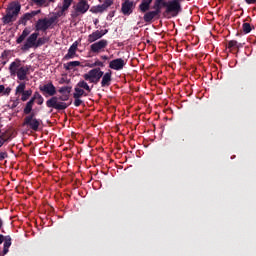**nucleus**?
<instances>
[{"label": "nucleus", "instance_id": "c03bdc74", "mask_svg": "<svg viewBox=\"0 0 256 256\" xmlns=\"http://www.w3.org/2000/svg\"><path fill=\"white\" fill-rule=\"evenodd\" d=\"M7 141L4 140L3 138H0V147H3Z\"/></svg>", "mask_w": 256, "mask_h": 256}, {"label": "nucleus", "instance_id": "49530a36", "mask_svg": "<svg viewBox=\"0 0 256 256\" xmlns=\"http://www.w3.org/2000/svg\"><path fill=\"white\" fill-rule=\"evenodd\" d=\"M7 55H9V52H8V51H4V52L2 53V57H7Z\"/></svg>", "mask_w": 256, "mask_h": 256}, {"label": "nucleus", "instance_id": "c85d7f7f", "mask_svg": "<svg viewBox=\"0 0 256 256\" xmlns=\"http://www.w3.org/2000/svg\"><path fill=\"white\" fill-rule=\"evenodd\" d=\"M33 95V90L28 89L25 90L21 96V101H28L29 97H31Z\"/></svg>", "mask_w": 256, "mask_h": 256}, {"label": "nucleus", "instance_id": "3c124183", "mask_svg": "<svg viewBox=\"0 0 256 256\" xmlns=\"http://www.w3.org/2000/svg\"><path fill=\"white\" fill-rule=\"evenodd\" d=\"M176 3H181L183 0H174Z\"/></svg>", "mask_w": 256, "mask_h": 256}, {"label": "nucleus", "instance_id": "b1692460", "mask_svg": "<svg viewBox=\"0 0 256 256\" xmlns=\"http://www.w3.org/2000/svg\"><path fill=\"white\" fill-rule=\"evenodd\" d=\"M163 3H166L165 0H155L154 3V11L158 14L161 15V9H163Z\"/></svg>", "mask_w": 256, "mask_h": 256}, {"label": "nucleus", "instance_id": "ddd939ff", "mask_svg": "<svg viewBox=\"0 0 256 256\" xmlns=\"http://www.w3.org/2000/svg\"><path fill=\"white\" fill-rule=\"evenodd\" d=\"M135 9V2L133 0H125L122 3L121 11L123 15H131Z\"/></svg>", "mask_w": 256, "mask_h": 256}, {"label": "nucleus", "instance_id": "4be33fe9", "mask_svg": "<svg viewBox=\"0 0 256 256\" xmlns=\"http://www.w3.org/2000/svg\"><path fill=\"white\" fill-rule=\"evenodd\" d=\"M31 31L29 30V28H25L23 31H22V34L16 39V43L18 45H21V43L24 42L25 39H27V37H29Z\"/></svg>", "mask_w": 256, "mask_h": 256}, {"label": "nucleus", "instance_id": "4468645a", "mask_svg": "<svg viewBox=\"0 0 256 256\" xmlns=\"http://www.w3.org/2000/svg\"><path fill=\"white\" fill-rule=\"evenodd\" d=\"M111 5H113V1L111 0H105L103 4L101 5H97V6H93L90 11L91 13H104V11H107L108 7H111Z\"/></svg>", "mask_w": 256, "mask_h": 256}, {"label": "nucleus", "instance_id": "58836bf2", "mask_svg": "<svg viewBox=\"0 0 256 256\" xmlns=\"http://www.w3.org/2000/svg\"><path fill=\"white\" fill-rule=\"evenodd\" d=\"M41 97V94L39 92H35L33 97L30 99V101H32V103H35V101H37V99H39Z\"/></svg>", "mask_w": 256, "mask_h": 256}, {"label": "nucleus", "instance_id": "2f4dec72", "mask_svg": "<svg viewBox=\"0 0 256 256\" xmlns=\"http://www.w3.org/2000/svg\"><path fill=\"white\" fill-rule=\"evenodd\" d=\"M239 49V47H241V44H239V42H237V40H231L228 42V49Z\"/></svg>", "mask_w": 256, "mask_h": 256}, {"label": "nucleus", "instance_id": "cd10ccee", "mask_svg": "<svg viewBox=\"0 0 256 256\" xmlns=\"http://www.w3.org/2000/svg\"><path fill=\"white\" fill-rule=\"evenodd\" d=\"M25 89H26V84H25V82H21V83L16 87L15 95H22L23 92L25 91Z\"/></svg>", "mask_w": 256, "mask_h": 256}, {"label": "nucleus", "instance_id": "09e8293b", "mask_svg": "<svg viewBox=\"0 0 256 256\" xmlns=\"http://www.w3.org/2000/svg\"><path fill=\"white\" fill-rule=\"evenodd\" d=\"M3 227V220L0 218V230L2 229Z\"/></svg>", "mask_w": 256, "mask_h": 256}, {"label": "nucleus", "instance_id": "ea45409f", "mask_svg": "<svg viewBox=\"0 0 256 256\" xmlns=\"http://www.w3.org/2000/svg\"><path fill=\"white\" fill-rule=\"evenodd\" d=\"M19 105V100H13L12 101V105H11V109H15V107H17Z\"/></svg>", "mask_w": 256, "mask_h": 256}, {"label": "nucleus", "instance_id": "bb28decb", "mask_svg": "<svg viewBox=\"0 0 256 256\" xmlns=\"http://www.w3.org/2000/svg\"><path fill=\"white\" fill-rule=\"evenodd\" d=\"M253 29H255V27H253V25H251L250 23H243L242 25V31L245 35L249 34L250 31H253Z\"/></svg>", "mask_w": 256, "mask_h": 256}, {"label": "nucleus", "instance_id": "2eb2a0df", "mask_svg": "<svg viewBox=\"0 0 256 256\" xmlns=\"http://www.w3.org/2000/svg\"><path fill=\"white\" fill-rule=\"evenodd\" d=\"M36 15H39V11H32V12L23 14L18 20L19 25H24V26L27 25V22L31 21L33 17H36Z\"/></svg>", "mask_w": 256, "mask_h": 256}, {"label": "nucleus", "instance_id": "72a5a7b5", "mask_svg": "<svg viewBox=\"0 0 256 256\" xmlns=\"http://www.w3.org/2000/svg\"><path fill=\"white\" fill-rule=\"evenodd\" d=\"M0 138L9 141L11 139V132L9 130L5 131L0 135Z\"/></svg>", "mask_w": 256, "mask_h": 256}, {"label": "nucleus", "instance_id": "393cba45", "mask_svg": "<svg viewBox=\"0 0 256 256\" xmlns=\"http://www.w3.org/2000/svg\"><path fill=\"white\" fill-rule=\"evenodd\" d=\"M79 66H81V62L79 61H72L64 64V68L66 69V71H71V69H73L74 67H79Z\"/></svg>", "mask_w": 256, "mask_h": 256}, {"label": "nucleus", "instance_id": "423d86ee", "mask_svg": "<svg viewBox=\"0 0 256 256\" xmlns=\"http://www.w3.org/2000/svg\"><path fill=\"white\" fill-rule=\"evenodd\" d=\"M163 7L166 8L165 14L170 15V17H177L181 13V3L176 2L175 0H170L166 3H163Z\"/></svg>", "mask_w": 256, "mask_h": 256}, {"label": "nucleus", "instance_id": "c9c22d12", "mask_svg": "<svg viewBox=\"0 0 256 256\" xmlns=\"http://www.w3.org/2000/svg\"><path fill=\"white\" fill-rule=\"evenodd\" d=\"M41 45H45V38H38L36 40V49L37 47H41Z\"/></svg>", "mask_w": 256, "mask_h": 256}, {"label": "nucleus", "instance_id": "37998d69", "mask_svg": "<svg viewBox=\"0 0 256 256\" xmlns=\"http://www.w3.org/2000/svg\"><path fill=\"white\" fill-rule=\"evenodd\" d=\"M5 157H7V153H5V152L0 153L1 160L5 159Z\"/></svg>", "mask_w": 256, "mask_h": 256}, {"label": "nucleus", "instance_id": "a878e982", "mask_svg": "<svg viewBox=\"0 0 256 256\" xmlns=\"http://www.w3.org/2000/svg\"><path fill=\"white\" fill-rule=\"evenodd\" d=\"M33 105H35V102L31 100L26 103V106L23 110L24 115H30V113L33 111Z\"/></svg>", "mask_w": 256, "mask_h": 256}, {"label": "nucleus", "instance_id": "dca6fc26", "mask_svg": "<svg viewBox=\"0 0 256 256\" xmlns=\"http://www.w3.org/2000/svg\"><path fill=\"white\" fill-rule=\"evenodd\" d=\"M125 65V60H123L122 58L114 59L109 63L110 69H113L114 71H121V69H123Z\"/></svg>", "mask_w": 256, "mask_h": 256}, {"label": "nucleus", "instance_id": "5701e85b", "mask_svg": "<svg viewBox=\"0 0 256 256\" xmlns=\"http://www.w3.org/2000/svg\"><path fill=\"white\" fill-rule=\"evenodd\" d=\"M9 247H11V236H6L4 238L3 255H7L9 253Z\"/></svg>", "mask_w": 256, "mask_h": 256}, {"label": "nucleus", "instance_id": "f03ea898", "mask_svg": "<svg viewBox=\"0 0 256 256\" xmlns=\"http://www.w3.org/2000/svg\"><path fill=\"white\" fill-rule=\"evenodd\" d=\"M9 71L11 75H16L19 81H27V75L31 71V66L23 65L21 60L17 58L10 64Z\"/></svg>", "mask_w": 256, "mask_h": 256}, {"label": "nucleus", "instance_id": "a18cd8bd", "mask_svg": "<svg viewBox=\"0 0 256 256\" xmlns=\"http://www.w3.org/2000/svg\"><path fill=\"white\" fill-rule=\"evenodd\" d=\"M3 241H5V236L0 234V245H1V243H3Z\"/></svg>", "mask_w": 256, "mask_h": 256}, {"label": "nucleus", "instance_id": "f257e3e1", "mask_svg": "<svg viewBox=\"0 0 256 256\" xmlns=\"http://www.w3.org/2000/svg\"><path fill=\"white\" fill-rule=\"evenodd\" d=\"M72 4H73V0H64L62 3V6L60 7V10L55 14V16H52L50 18H42L36 22V25H35L36 31L45 32L49 29H53L59 17H65L67 12L69 11V7H71Z\"/></svg>", "mask_w": 256, "mask_h": 256}, {"label": "nucleus", "instance_id": "0eeeda50", "mask_svg": "<svg viewBox=\"0 0 256 256\" xmlns=\"http://www.w3.org/2000/svg\"><path fill=\"white\" fill-rule=\"evenodd\" d=\"M85 91H87V93H91V88L85 80H80L74 88L73 98L81 99V97H87Z\"/></svg>", "mask_w": 256, "mask_h": 256}, {"label": "nucleus", "instance_id": "e433bc0d", "mask_svg": "<svg viewBox=\"0 0 256 256\" xmlns=\"http://www.w3.org/2000/svg\"><path fill=\"white\" fill-rule=\"evenodd\" d=\"M74 105L75 107H81V105H83V100H81V98H74Z\"/></svg>", "mask_w": 256, "mask_h": 256}, {"label": "nucleus", "instance_id": "1a4fd4ad", "mask_svg": "<svg viewBox=\"0 0 256 256\" xmlns=\"http://www.w3.org/2000/svg\"><path fill=\"white\" fill-rule=\"evenodd\" d=\"M23 125L24 127H29V129H32V131H39L41 120L35 118V113H31L24 118Z\"/></svg>", "mask_w": 256, "mask_h": 256}, {"label": "nucleus", "instance_id": "20e7f679", "mask_svg": "<svg viewBox=\"0 0 256 256\" xmlns=\"http://www.w3.org/2000/svg\"><path fill=\"white\" fill-rule=\"evenodd\" d=\"M89 1L87 0H79L72 7L71 17L72 19H77V17H81V15H85L89 11Z\"/></svg>", "mask_w": 256, "mask_h": 256}, {"label": "nucleus", "instance_id": "473e14b6", "mask_svg": "<svg viewBox=\"0 0 256 256\" xmlns=\"http://www.w3.org/2000/svg\"><path fill=\"white\" fill-rule=\"evenodd\" d=\"M86 67H90V69H93V67H105V64L103 62L96 60L95 63L92 64H86Z\"/></svg>", "mask_w": 256, "mask_h": 256}, {"label": "nucleus", "instance_id": "4c0bfd02", "mask_svg": "<svg viewBox=\"0 0 256 256\" xmlns=\"http://www.w3.org/2000/svg\"><path fill=\"white\" fill-rule=\"evenodd\" d=\"M58 99H59L62 103H65V101H69V94H63L62 96L58 97Z\"/></svg>", "mask_w": 256, "mask_h": 256}, {"label": "nucleus", "instance_id": "6e6552de", "mask_svg": "<svg viewBox=\"0 0 256 256\" xmlns=\"http://www.w3.org/2000/svg\"><path fill=\"white\" fill-rule=\"evenodd\" d=\"M46 105L50 109H56V111H65V109L69 107V104L61 102V100L57 96H53L49 100H47Z\"/></svg>", "mask_w": 256, "mask_h": 256}, {"label": "nucleus", "instance_id": "f704fd0d", "mask_svg": "<svg viewBox=\"0 0 256 256\" xmlns=\"http://www.w3.org/2000/svg\"><path fill=\"white\" fill-rule=\"evenodd\" d=\"M59 93H66V95H69L71 93V87L64 86L59 89Z\"/></svg>", "mask_w": 256, "mask_h": 256}, {"label": "nucleus", "instance_id": "9d476101", "mask_svg": "<svg viewBox=\"0 0 256 256\" xmlns=\"http://www.w3.org/2000/svg\"><path fill=\"white\" fill-rule=\"evenodd\" d=\"M39 37V33L34 32L32 33L26 40V42L21 47V51H29V49H36L37 46V39Z\"/></svg>", "mask_w": 256, "mask_h": 256}, {"label": "nucleus", "instance_id": "a19ab883", "mask_svg": "<svg viewBox=\"0 0 256 256\" xmlns=\"http://www.w3.org/2000/svg\"><path fill=\"white\" fill-rule=\"evenodd\" d=\"M37 101V105H43V96H41L39 99L36 100Z\"/></svg>", "mask_w": 256, "mask_h": 256}, {"label": "nucleus", "instance_id": "aec40b11", "mask_svg": "<svg viewBox=\"0 0 256 256\" xmlns=\"http://www.w3.org/2000/svg\"><path fill=\"white\" fill-rule=\"evenodd\" d=\"M143 19L145 23H153L154 19H159V14L155 11H148L144 14Z\"/></svg>", "mask_w": 256, "mask_h": 256}, {"label": "nucleus", "instance_id": "79ce46f5", "mask_svg": "<svg viewBox=\"0 0 256 256\" xmlns=\"http://www.w3.org/2000/svg\"><path fill=\"white\" fill-rule=\"evenodd\" d=\"M248 5H254L256 3V0H245Z\"/></svg>", "mask_w": 256, "mask_h": 256}, {"label": "nucleus", "instance_id": "c756f323", "mask_svg": "<svg viewBox=\"0 0 256 256\" xmlns=\"http://www.w3.org/2000/svg\"><path fill=\"white\" fill-rule=\"evenodd\" d=\"M38 7H49V0H32Z\"/></svg>", "mask_w": 256, "mask_h": 256}, {"label": "nucleus", "instance_id": "7c9ffc66", "mask_svg": "<svg viewBox=\"0 0 256 256\" xmlns=\"http://www.w3.org/2000/svg\"><path fill=\"white\" fill-rule=\"evenodd\" d=\"M0 95H6V96L11 95V88L10 87L5 88V85L0 84Z\"/></svg>", "mask_w": 256, "mask_h": 256}, {"label": "nucleus", "instance_id": "6ab92c4d", "mask_svg": "<svg viewBox=\"0 0 256 256\" xmlns=\"http://www.w3.org/2000/svg\"><path fill=\"white\" fill-rule=\"evenodd\" d=\"M74 57H77V42L70 46L68 53L64 56V59L69 61V59H74Z\"/></svg>", "mask_w": 256, "mask_h": 256}, {"label": "nucleus", "instance_id": "412c9836", "mask_svg": "<svg viewBox=\"0 0 256 256\" xmlns=\"http://www.w3.org/2000/svg\"><path fill=\"white\" fill-rule=\"evenodd\" d=\"M151 3H153V0H142L141 4L139 5L141 13H147V11L151 9Z\"/></svg>", "mask_w": 256, "mask_h": 256}, {"label": "nucleus", "instance_id": "603ef678", "mask_svg": "<svg viewBox=\"0 0 256 256\" xmlns=\"http://www.w3.org/2000/svg\"><path fill=\"white\" fill-rule=\"evenodd\" d=\"M110 1H113V0H110Z\"/></svg>", "mask_w": 256, "mask_h": 256}, {"label": "nucleus", "instance_id": "de8ad7c7", "mask_svg": "<svg viewBox=\"0 0 256 256\" xmlns=\"http://www.w3.org/2000/svg\"><path fill=\"white\" fill-rule=\"evenodd\" d=\"M101 59H103L104 61H107V59H109L108 56H101Z\"/></svg>", "mask_w": 256, "mask_h": 256}, {"label": "nucleus", "instance_id": "7ed1b4c3", "mask_svg": "<svg viewBox=\"0 0 256 256\" xmlns=\"http://www.w3.org/2000/svg\"><path fill=\"white\" fill-rule=\"evenodd\" d=\"M19 13H21V4L19 2H11L6 8V15L2 17V23L9 25V23L17 21Z\"/></svg>", "mask_w": 256, "mask_h": 256}, {"label": "nucleus", "instance_id": "f3484780", "mask_svg": "<svg viewBox=\"0 0 256 256\" xmlns=\"http://www.w3.org/2000/svg\"><path fill=\"white\" fill-rule=\"evenodd\" d=\"M101 79V87H109L111 85V81H113V73L111 72V70H109L105 74L103 72Z\"/></svg>", "mask_w": 256, "mask_h": 256}, {"label": "nucleus", "instance_id": "9b49d317", "mask_svg": "<svg viewBox=\"0 0 256 256\" xmlns=\"http://www.w3.org/2000/svg\"><path fill=\"white\" fill-rule=\"evenodd\" d=\"M39 90L45 97H55V95H57V88H55L53 82H48L44 85L39 86Z\"/></svg>", "mask_w": 256, "mask_h": 256}, {"label": "nucleus", "instance_id": "8fccbe9b", "mask_svg": "<svg viewBox=\"0 0 256 256\" xmlns=\"http://www.w3.org/2000/svg\"><path fill=\"white\" fill-rule=\"evenodd\" d=\"M56 0H48V3L51 5V3H55Z\"/></svg>", "mask_w": 256, "mask_h": 256}, {"label": "nucleus", "instance_id": "a211bd4d", "mask_svg": "<svg viewBox=\"0 0 256 256\" xmlns=\"http://www.w3.org/2000/svg\"><path fill=\"white\" fill-rule=\"evenodd\" d=\"M106 33L107 30H96L88 36V43H95V41H99V39H101V37H103V35H105Z\"/></svg>", "mask_w": 256, "mask_h": 256}, {"label": "nucleus", "instance_id": "39448f33", "mask_svg": "<svg viewBox=\"0 0 256 256\" xmlns=\"http://www.w3.org/2000/svg\"><path fill=\"white\" fill-rule=\"evenodd\" d=\"M103 77V71L101 68H93L83 75V79L86 83H91L92 85H97Z\"/></svg>", "mask_w": 256, "mask_h": 256}, {"label": "nucleus", "instance_id": "f8f14e48", "mask_svg": "<svg viewBox=\"0 0 256 256\" xmlns=\"http://www.w3.org/2000/svg\"><path fill=\"white\" fill-rule=\"evenodd\" d=\"M107 45H109V42L105 39H102L98 42L91 44L90 50L92 53H96V54L103 53V51L107 49Z\"/></svg>", "mask_w": 256, "mask_h": 256}]
</instances>
